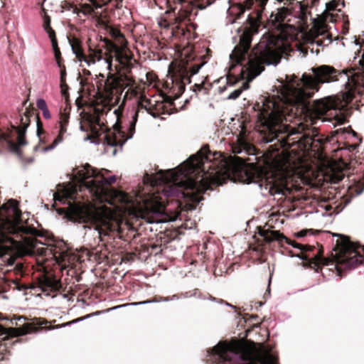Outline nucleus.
Listing matches in <instances>:
<instances>
[{
  "instance_id": "nucleus-1",
  "label": "nucleus",
  "mask_w": 364,
  "mask_h": 364,
  "mask_svg": "<svg viewBox=\"0 0 364 364\" xmlns=\"http://www.w3.org/2000/svg\"><path fill=\"white\" fill-rule=\"evenodd\" d=\"M109 171H97L87 164L77 172L76 182L58 185L53 193L57 202L68 204L67 215L70 220L78 223H89L100 242L104 237L114 238L121 232L122 220L119 215L105 205L96 206L89 198L97 202H107L122 213H128L148 223H164L182 220L184 213L192 210L196 205L176 201L174 208L166 206L161 196L153 193L138 195L134 200L127 193L107 186L116 181V176L106 178Z\"/></svg>"
},
{
  "instance_id": "nucleus-2",
  "label": "nucleus",
  "mask_w": 364,
  "mask_h": 364,
  "mask_svg": "<svg viewBox=\"0 0 364 364\" xmlns=\"http://www.w3.org/2000/svg\"><path fill=\"white\" fill-rule=\"evenodd\" d=\"M268 0H245V4H237L231 6L228 12L235 15V19H229V22L233 23L245 13V10L252 11L247 15V25L240 35V43L237 45L230 55L229 70L233 75H237L247 82H242L239 88L232 91L227 97L228 100L237 99L245 90L249 87L248 82L258 76L264 69V65H277L281 60V43L276 36L270 33H264L259 42L251 50L249 51L252 35L258 32L260 25L259 18L264 10ZM283 6L278 7L274 20L278 22V26L281 29L287 27L292 28L290 24L296 15L291 12L290 6L295 0H275Z\"/></svg>"
},
{
  "instance_id": "nucleus-3",
  "label": "nucleus",
  "mask_w": 364,
  "mask_h": 364,
  "mask_svg": "<svg viewBox=\"0 0 364 364\" xmlns=\"http://www.w3.org/2000/svg\"><path fill=\"white\" fill-rule=\"evenodd\" d=\"M243 165L241 158L227 159L205 146L177 168L146 174L143 181L151 187L159 186L157 192L161 191L166 198L176 197L198 203L199 193L210 189L212 184L222 185L240 171Z\"/></svg>"
},
{
  "instance_id": "nucleus-4",
  "label": "nucleus",
  "mask_w": 364,
  "mask_h": 364,
  "mask_svg": "<svg viewBox=\"0 0 364 364\" xmlns=\"http://www.w3.org/2000/svg\"><path fill=\"white\" fill-rule=\"evenodd\" d=\"M310 97H306L301 102L286 100L282 97L280 90L273 95L272 97H262L255 106L257 111V117L259 125V131L264 134L263 139L266 143L277 139L282 147L290 146L295 141L290 142L289 138L295 134L292 129L282 123L285 118V113L288 111V107L300 105L302 110H306L309 114L314 115V118L319 119L326 114L328 112L334 109L335 105L329 99L316 100L309 106L306 100Z\"/></svg>"
},
{
  "instance_id": "nucleus-5",
  "label": "nucleus",
  "mask_w": 364,
  "mask_h": 364,
  "mask_svg": "<svg viewBox=\"0 0 364 364\" xmlns=\"http://www.w3.org/2000/svg\"><path fill=\"white\" fill-rule=\"evenodd\" d=\"M18 205L16 200L10 199L1 206L0 234L5 240L11 241L20 256L36 253L49 255L52 250L32 237L37 235L38 230L21 220Z\"/></svg>"
},
{
  "instance_id": "nucleus-6",
  "label": "nucleus",
  "mask_w": 364,
  "mask_h": 364,
  "mask_svg": "<svg viewBox=\"0 0 364 364\" xmlns=\"http://www.w3.org/2000/svg\"><path fill=\"white\" fill-rule=\"evenodd\" d=\"M208 364H277L263 346L248 347L237 341H221L207 351Z\"/></svg>"
},
{
  "instance_id": "nucleus-7",
  "label": "nucleus",
  "mask_w": 364,
  "mask_h": 364,
  "mask_svg": "<svg viewBox=\"0 0 364 364\" xmlns=\"http://www.w3.org/2000/svg\"><path fill=\"white\" fill-rule=\"evenodd\" d=\"M247 183H257L263 195L284 196L287 189L282 181L273 172H266L262 168L252 167L245 171Z\"/></svg>"
},
{
  "instance_id": "nucleus-8",
  "label": "nucleus",
  "mask_w": 364,
  "mask_h": 364,
  "mask_svg": "<svg viewBox=\"0 0 364 364\" xmlns=\"http://www.w3.org/2000/svg\"><path fill=\"white\" fill-rule=\"evenodd\" d=\"M30 124L29 116L24 114L19 116L18 121L11 126L8 133L0 132V146L9 148L11 151L18 152V148L26 144L24 136Z\"/></svg>"
},
{
  "instance_id": "nucleus-9",
  "label": "nucleus",
  "mask_w": 364,
  "mask_h": 364,
  "mask_svg": "<svg viewBox=\"0 0 364 364\" xmlns=\"http://www.w3.org/2000/svg\"><path fill=\"white\" fill-rule=\"evenodd\" d=\"M140 109H144L154 118L157 117V114L152 112L149 108H147L143 105H140L139 109H134L131 113L132 120L130 121L129 127L127 129V134H125L124 132L119 130V129L117 127L118 126L117 124H115L114 130L112 132H109L105 135L104 144L111 147L117 146L122 147L126 141L131 139L135 132V125L137 122Z\"/></svg>"
},
{
  "instance_id": "nucleus-10",
  "label": "nucleus",
  "mask_w": 364,
  "mask_h": 364,
  "mask_svg": "<svg viewBox=\"0 0 364 364\" xmlns=\"http://www.w3.org/2000/svg\"><path fill=\"white\" fill-rule=\"evenodd\" d=\"M337 237L336 246L340 254L343 255L341 262L347 267H353L358 264L364 263V255H361L357 244L350 241L348 237L338 234H333Z\"/></svg>"
},
{
  "instance_id": "nucleus-11",
  "label": "nucleus",
  "mask_w": 364,
  "mask_h": 364,
  "mask_svg": "<svg viewBox=\"0 0 364 364\" xmlns=\"http://www.w3.org/2000/svg\"><path fill=\"white\" fill-rule=\"evenodd\" d=\"M31 326L29 323H25L18 328H5L0 325V341H5L9 337H18L28 333ZM9 354L5 344L0 343V361L7 360Z\"/></svg>"
},
{
  "instance_id": "nucleus-12",
  "label": "nucleus",
  "mask_w": 364,
  "mask_h": 364,
  "mask_svg": "<svg viewBox=\"0 0 364 364\" xmlns=\"http://www.w3.org/2000/svg\"><path fill=\"white\" fill-rule=\"evenodd\" d=\"M259 234L267 242L269 243L276 241L279 245H283V244L285 242L303 251H311L314 249L313 246L309 245H301L294 242H291L287 237H285L283 234H281L279 231L260 228L259 230Z\"/></svg>"
},
{
  "instance_id": "nucleus-13",
  "label": "nucleus",
  "mask_w": 364,
  "mask_h": 364,
  "mask_svg": "<svg viewBox=\"0 0 364 364\" xmlns=\"http://www.w3.org/2000/svg\"><path fill=\"white\" fill-rule=\"evenodd\" d=\"M204 65V62L199 64H194L185 69L179 70L178 73L175 74L173 78V82L176 83V85L181 92L184 91L186 85L191 83V76L197 74Z\"/></svg>"
},
{
  "instance_id": "nucleus-14",
  "label": "nucleus",
  "mask_w": 364,
  "mask_h": 364,
  "mask_svg": "<svg viewBox=\"0 0 364 364\" xmlns=\"http://www.w3.org/2000/svg\"><path fill=\"white\" fill-rule=\"evenodd\" d=\"M193 9L191 5L187 4L181 7L176 14L174 13V16L171 21L172 29L181 30L183 32L182 28L183 24H186L187 21H190V16H191Z\"/></svg>"
},
{
  "instance_id": "nucleus-15",
  "label": "nucleus",
  "mask_w": 364,
  "mask_h": 364,
  "mask_svg": "<svg viewBox=\"0 0 364 364\" xmlns=\"http://www.w3.org/2000/svg\"><path fill=\"white\" fill-rule=\"evenodd\" d=\"M39 287L43 292L53 291L58 289L59 284L58 280L51 276L43 274L38 279Z\"/></svg>"
},
{
  "instance_id": "nucleus-16",
  "label": "nucleus",
  "mask_w": 364,
  "mask_h": 364,
  "mask_svg": "<svg viewBox=\"0 0 364 364\" xmlns=\"http://www.w3.org/2000/svg\"><path fill=\"white\" fill-rule=\"evenodd\" d=\"M67 132V125H60L59 134L57 137L54 139L53 143L47 146L41 147L39 145H36L34 146L35 151H41L42 153H46L54 149L58 144L63 142V135Z\"/></svg>"
},
{
  "instance_id": "nucleus-17",
  "label": "nucleus",
  "mask_w": 364,
  "mask_h": 364,
  "mask_svg": "<svg viewBox=\"0 0 364 364\" xmlns=\"http://www.w3.org/2000/svg\"><path fill=\"white\" fill-rule=\"evenodd\" d=\"M314 37L311 43L316 44L318 46H327L331 43V38L326 31L323 28H316L314 31Z\"/></svg>"
},
{
  "instance_id": "nucleus-18",
  "label": "nucleus",
  "mask_w": 364,
  "mask_h": 364,
  "mask_svg": "<svg viewBox=\"0 0 364 364\" xmlns=\"http://www.w3.org/2000/svg\"><path fill=\"white\" fill-rule=\"evenodd\" d=\"M43 28L46 32L48 33L53 47V50L54 53H56V55L58 54V41L55 38V33L54 30L50 27V18L48 15H45L43 18Z\"/></svg>"
},
{
  "instance_id": "nucleus-19",
  "label": "nucleus",
  "mask_w": 364,
  "mask_h": 364,
  "mask_svg": "<svg viewBox=\"0 0 364 364\" xmlns=\"http://www.w3.org/2000/svg\"><path fill=\"white\" fill-rule=\"evenodd\" d=\"M88 121L92 132L98 134L97 127L102 129L103 122H101L100 114L98 109L95 110V113L88 117Z\"/></svg>"
},
{
  "instance_id": "nucleus-20",
  "label": "nucleus",
  "mask_w": 364,
  "mask_h": 364,
  "mask_svg": "<svg viewBox=\"0 0 364 364\" xmlns=\"http://www.w3.org/2000/svg\"><path fill=\"white\" fill-rule=\"evenodd\" d=\"M238 144L232 146V152L235 154H242V152L247 154H253L254 148L252 145L245 141L242 139H237Z\"/></svg>"
},
{
  "instance_id": "nucleus-21",
  "label": "nucleus",
  "mask_w": 364,
  "mask_h": 364,
  "mask_svg": "<svg viewBox=\"0 0 364 364\" xmlns=\"http://www.w3.org/2000/svg\"><path fill=\"white\" fill-rule=\"evenodd\" d=\"M55 58L56 60L57 65L60 69V87L62 88V92L64 95V87L65 85V77H66V69L65 66L61 64V53L60 49L58 48V54L56 55V53H54Z\"/></svg>"
},
{
  "instance_id": "nucleus-22",
  "label": "nucleus",
  "mask_w": 364,
  "mask_h": 364,
  "mask_svg": "<svg viewBox=\"0 0 364 364\" xmlns=\"http://www.w3.org/2000/svg\"><path fill=\"white\" fill-rule=\"evenodd\" d=\"M104 59L101 50H92L88 55H85V60L82 62L85 63L88 67H91L97 62L103 61Z\"/></svg>"
},
{
  "instance_id": "nucleus-23",
  "label": "nucleus",
  "mask_w": 364,
  "mask_h": 364,
  "mask_svg": "<svg viewBox=\"0 0 364 364\" xmlns=\"http://www.w3.org/2000/svg\"><path fill=\"white\" fill-rule=\"evenodd\" d=\"M71 49L73 53L75 54L76 58L79 62H82L85 60V55L84 54L78 41L75 40L71 43Z\"/></svg>"
},
{
  "instance_id": "nucleus-24",
  "label": "nucleus",
  "mask_w": 364,
  "mask_h": 364,
  "mask_svg": "<svg viewBox=\"0 0 364 364\" xmlns=\"http://www.w3.org/2000/svg\"><path fill=\"white\" fill-rule=\"evenodd\" d=\"M215 2V0H193L191 4H188L191 5V7L193 10V9H204L208 6L211 5Z\"/></svg>"
},
{
  "instance_id": "nucleus-25",
  "label": "nucleus",
  "mask_w": 364,
  "mask_h": 364,
  "mask_svg": "<svg viewBox=\"0 0 364 364\" xmlns=\"http://www.w3.org/2000/svg\"><path fill=\"white\" fill-rule=\"evenodd\" d=\"M161 301H162V297H160L159 299H154L146 300V301H140V302H134V303H129V304H125L117 306L112 309H109L108 311L119 309L122 307H126L128 306H139V305H144V304L156 303V302H161Z\"/></svg>"
},
{
  "instance_id": "nucleus-26",
  "label": "nucleus",
  "mask_w": 364,
  "mask_h": 364,
  "mask_svg": "<svg viewBox=\"0 0 364 364\" xmlns=\"http://www.w3.org/2000/svg\"><path fill=\"white\" fill-rule=\"evenodd\" d=\"M61 6V9H62L61 12H63L64 10H68V11L73 10V13H76L77 9L74 8L73 5L71 4L69 2L63 1V2L61 3V6Z\"/></svg>"
},
{
  "instance_id": "nucleus-27",
  "label": "nucleus",
  "mask_w": 364,
  "mask_h": 364,
  "mask_svg": "<svg viewBox=\"0 0 364 364\" xmlns=\"http://www.w3.org/2000/svg\"><path fill=\"white\" fill-rule=\"evenodd\" d=\"M90 316H91V314H87V315H86L85 317H80V318H76V319H75V320H73V321H70V322H68V323H64V324L63 325V326H70V325H71V324H73V323H77V322H80V321H84L85 319L90 318Z\"/></svg>"
},
{
  "instance_id": "nucleus-28",
  "label": "nucleus",
  "mask_w": 364,
  "mask_h": 364,
  "mask_svg": "<svg viewBox=\"0 0 364 364\" xmlns=\"http://www.w3.org/2000/svg\"><path fill=\"white\" fill-rule=\"evenodd\" d=\"M69 116L65 113H61L59 124L60 125H68Z\"/></svg>"
},
{
  "instance_id": "nucleus-29",
  "label": "nucleus",
  "mask_w": 364,
  "mask_h": 364,
  "mask_svg": "<svg viewBox=\"0 0 364 364\" xmlns=\"http://www.w3.org/2000/svg\"><path fill=\"white\" fill-rule=\"evenodd\" d=\"M208 299H209V300H210V301H216V302H218V303H219V304H225V306H229V307H231V308H232V309H235V307L234 306H232L231 304H229V303H228V302H226V301H223V300H222V299H217V298H215V297H213V296H210L208 297Z\"/></svg>"
},
{
  "instance_id": "nucleus-30",
  "label": "nucleus",
  "mask_w": 364,
  "mask_h": 364,
  "mask_svg": "<svg viewBox=\"0 0 364 364\" xmlns=\"http://www.w3.org/2000/svg\"><path fill=\"white\" fill-rule=\"evenodd\" d=\"M36 106L41 110L43 109L46 107H48L46 102L43 99H41V98L38 99L36 100Z\"/></svg>"
},
{
  "instance_id": "nucleus-31",
  "label": "nucleus",
  "mask_w": 364,
  "mask_h": 364,
  "mask_svg": "<svg viewBox=\"0 0 364 364\" xmlns=\"http://www.w3.org/2000/svg\"><path fill=\"white\" fill-rule=\"evenodd\" d=\"M314 258L316 263L328 265V263L326 262V259L325 258L321 257V256H319L318 255H314Z\"/></svg>"
},
{
  "instance_id": "nucleus-32",
  "label": "nucleus",
  "mask_w": 364,
  "mask_h": 364,
  "mask_svg": "<svg viewBox=\"0 0 364 364\" xmlns=\"http://www.w3.org/2000/svg\"><path fill=\"white\" fill-rule=\"evenodd\" d=\"M103 63L105 65H107V69L109 71L112 70V58L111 57L105 58L103 60Z\"/></svg>"
},
{
  "instance_id": "nucleus-33",
  "label": "nucleus",
  "mask_w": 364,
  "mask_h": 364,
  "mask_svg": "<svg viewBox=\"0 0 364 364\" xmlns=\"http://www.w3.org/2000/svg\"><path fill=\"white\" fill-rule=\"evenodd\" d=\"M42 111V113H43V116L45 119H50L51 117V114L50 113V111L48 108V107H46V108H44L43 109L41 110Z\"/></svg>"
},
{
  "instance_id": "nucleus-34",
  "label": "nucleus",
  "mask_w": 364,
  "mask_h": 364,
  "mask_svg": "<svg viewBox=\"0 0 364 364\" xmlns=\"http://www.w3.org/2000/svg\"><path fill=\"white\" fill-rule=\"evenodd\" d=\"M326 9L328 11L336 10V5L334 2H329L326 4Z\"/></svg>"
},
{
  "instance_id": "nucleus-35",
  "label": "nucleus",
  "mask_w": 364,
  "mask_h": 364,
  "mask_svg": "<svg viewBox=\"0 0 364 364\" xmlns=\"http://www.w3.org/2000/svg\"><path fill=\"white\" fill-rule=\"evenodd\" d=\"M336 122H335V125L336 124H341L343 123H344L345 122V117H336Z\"/></svg>"
},
{
  "instance_id": "nucleus-36",
  "label": "nucleus",
  "mask_w": 364,
  "mask_h": 364,
  "mask_svg": "<svg viewBox=\"0 0 364 364\" xmlns=\"http://www.w3.org/2000/svg\"><path fill=\"white\" fill-rule=\"evenodd\" d=\"M26 318L24 317H15L13 319L11 320V323L12 324L18 325V321H20L21 320H25Z\"/></svg>"
},
{
  "instance_id": "nucleus-37",
  "label": "nucleus",
  "mask_w": 364,
  "mask_h": 364,
  "mask_svg": "<svg viewBox=\"0 0 364 364\" xmlns=\"http://www.w3.org/2000/svg\"><path fill=\"white\" fill-rule=\"evenodd\" d=\"M308 232H309V230H303L298 232L296 234V237H303L306 235Z\"/></svg>"
},
{
  "instance_id": "nucleus-38",
  "label": "nucleus",
  "mask_w": 364,
  "mask_h": 364,
  "mask_svg": "<svg viewBox=\"0 0 364 364\" xmlns=\"http://www.w3.org/2000/svg\"><path fill=\"white\" fill-rule=\"evenodd\" d=\"M159 25H160V26H161V27L163 26V27H165V28L168 27V26H171V22H167V21L164 20V21H161L159 23Z\"/></svg>"
},
{
  "instance_id": "nucleus-39",
  "label": "nucleus",
  "mask_w": 364,
  "mask_h": 364,
  "mask_svg": "<svg viewBox=\"0 0 364 364\" xmlns=\"http://www.w3.org/2000/svg\"><path fill=\"white\" fill-rule=\"evenodd\" d=\"M193 87V91L197 92L203 89V85L201 84H195Z\"/></svg>"
},
{
  "instance_id": "nucleus-40",
  "label": "nucleus",
  "mask_w": 364,
  "mask_h": 364,
  "mask_svg": "<svg viewBox=\"0 0 364 364\" xmlns=\"http://www.w3.org/2000/svg\"><path fill=\"white\" fill-rule=\"evenodd\" d=\"M297 257L303 259V260H308L309 259V256L307 255H304V254H301V255H296Z\"/></svg>"
},
{
  "instance_id": "nucleus-41",
  "label": "nucleus",
  "mask_w": 364,
  "mask_h": 364,
  "mask_svg": "<svg viewBox=\"0 0 364 364\" xmlns=\"http://www.w3.org/2000/svg\"><path fill=\"white\" fill-rule=\"evenodd\" d=\"M331 265H333L335 267V268L337 270V272H338V275L341 277V269L340 267H338L336 264H334L333 263H331Z\"/></svg>"
},
{
  "instance_id": "nucleus-42",
  "label": "nucleus",
  "mask_w": 364,
  "mask_h": 364,
  "mask_svg": "<svg viewBox=\"0 0 364 364\" xmlns=\"http://www.w3.org/2000/svg\"><path fill=\"white\" fill-rule=\"evenodd\" d=\"M226 87L225 86H223V87H219L218 88V91L220 93H223L225 90H226Z\"/></svg>"
},
{
  "instance_id": "nucleus-43",
  "label": "nucleus",
  "mask_w": 364,
  "mask_h": 364,
  "mask_svg": "<svg viewBox=\"0 0 364 364\" xmlns=\"http://www.w3.org/2000/svg\"><path fill=\"white\" fill-rule=\"evenodd\" d=\"M171 301L170 297H162V301Z\"/></svg>"
},
{
  "instance_id": "nucleus-44",
  "label": "nucleus",
  "mask_w": 364,
  "mask_h": 364,
  "mask_svg": "<svg viewBox=\"0 0 364 364\" xmlns=\"http://www.w3.org/2000/svg\"><path fill=\"white\" fill-rule=\"evenodd\" d=\"M170 299H171V301H173L175 299H178V297L176 295H173L171 297H170Z\"/></svg>"
},
{
  "instance_id": "nucleus-45",
  "label": "nucleus",
  "mask_w": 364,
  "mask_h": 364,
  "mask_svg": "<svg viewBox=\"0 0 364 364\" xmlns=\"http://www.w3.org/2000/svg\"><path fill=\"white\" fill-rule=\"evenodd\" d=\"M83 227H84V228H85V230H86V229H87V230H90V231H91V230H92V228H91V227H90V226H88V225H84Z\"/></svg>"
},
{
  "instance_id": "nucleus-46",
  "label": "nucleus",
  "mask_w": 364,
  "mask_h": 364,
  "mask_svg": "<svg viewBox=\"0 0 364 364\" xmlns=\"http://www.w3.org/2000/svg\"><path fill=\"white\" fill-rule=\"evenodd\" d=\"M227 84L230 85V86L232 85V83L230 82V80L228 77L227 78Z\"/></svg>"
},
{
  "instance_id": "nucleus-47",
  "label": "nucleus",
  "mask_w": 364,
  "mask_h": 364,
  "mask_svg": "<svg viewBox=\"0 0 364 364\" xmlns=\"http://www.w3.org/2000/svg\"><path fill=\"white\" fill-rule=\"evenodd\" d=\"M114 114H116V115H117V120H118V119H119L118 110H117V109H116V110H114Z\"/></svg>"
},
{
  "instance_id": "nucleus-48",
  "label": "nucleus",
  "mask_w": 364,
  "mask_h": 364,
  "mask_svg": "<svg viewBox=\"0 0 364 364\" xmlns=\"http://www.w3.org/2000/svg\"><path fill=\"white\" fill-rule=\"evenodd\" d=\"M296 5L299 7V10H301V5H300V4H299V3H298V2H296Z\"/></svg>"
},
{
  "instance_id": "nucleus-49",
  "label": "nucleus",
  "mask_w": 364,
  "mask_h": 364,
  "mask_svg": "<svg viewBox=\"0 0 364 364\" xmlns=\"http://www.w3.org/2000/svg\"><path fill=\"white\" fill-rule=\"evenodd\" d=\"M116 153H117V150H116V149H114V151H113V152H112V154H113V155H115V154H116Z\"/></svg>"
},
{
  "instance_id": "nucleus-50",
  "label": "nucleus",
  "mask_w": 364,
  "mask_h": 364,
  "mask_svg": "<svg viewBox=\"0 0 364 364\" xmlns=\"http://www.w3.org/2000/svg\"><path fill=\"white\" fill-rule=\"evenodd\" d=\"M90 3H94L95 2V0H87Z\"/></svg>"
},
{
  "instance_id": "nucleus-51",
  "label": "nucleus",
  "mask_w": 364,
  "mask_h": 364,
  "mask_svg": "<svg viewBox=\"0 0 364 364\" xmlns=\"http://www.w3.org/2000/svg\"><path fill=\"white\" fill-rule=\"evenodd\" d=\"M37 134L38 136L40 135V129H38Z\"/></svg>"
},
{
  "instance_id": "nucleus-52",
  "label": "nucleus",
  "mask_w": 364,
  "mask_h": 364,
  "mask_svg": "<svg viewBox=\"0 0 364 364\" xmlns=\"http://www.w3.org/2000/svg\"><path fill=\"white\" fill-rule=\"evenodd\" d=\"M80 129L82 130V131L85 130L84 128H83V126H82V125L80 126Z\"/></svg>"
},
{
  "instance_id": "nucleus-53",
  "label": "nucleus",
  "mask_w": 364,
  "mask_h": 364,
  "mask_svg": "<svg viewBox=\"0 0 364 364\" xmlns=\"http://www.w3.org/2000/svg\"><path fill=\"white\" fill-rule=\"evenodd\" d=\"M267 292H268V294H269V293H270L269 287H268V289H267Z\"/></svg>"
},
{
  "instance_id": "nucleus-54",
  "label": "nucleus",
  "mask_w": 364,
  "mask_h": 364,
  "mask_svg": "<svg viewBox=\"0 0 364 364\" xmlns=\"http://www.w3.org/2000/svg\"><path fill=\"white\" fill-rule=\"evenodd\" d=\"M270 281H271V276L269 278V283L270 282Z\"/></svg>"
}]
</instances>
